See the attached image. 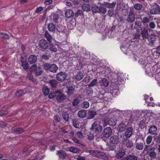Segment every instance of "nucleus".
Instances as JSON below:
<instances>
[{"label": "nucleus", "mask_w": 160, "mask_h": 160, "mask_svg": "<svg viewBox=\"0 0 160 160\" xmlns=\"http://www.w3.org/2000/svg\"><path fill=\"white\" fill-rule=\"evenodd\" d=\"M141 22L138 20H136L135 22V28L136 29L138 32H139L142 29L141 27Z\"/></svg>", "instance_id": "nucleus-19"}, {"label": "nucleus", "mask_w": 160, "mask_h": 160, "mask_svg": "<svg viewBox=\"0 0 160 160\" xmlns=\"http://www.w3.org/2000/svg\"><path fill=\"white\" fill-rule=\"evenodd\" d=\"M108 14L110 17H115L116 16V14L113 10H109L108 11Z\"/></svg>", "instance_id": "nucleus-60"}, {"label": "nucleus", "mask_w": 160, "mask_h": 160, "mask_svg": "<svg viewBox=\"0 0 160 160\" xmlns=\"http://www.w3.org/2000/svg\"><path fill=\"white\" fill-rule=\"evenodd\" d=\"M80 101L79 98H77L73 99L72 102V104L73 106H76L80 102Z\"/></svg>", "instance_id": "nucleus-51"}, {"label": "nucleus", "mask_w": 160, "mask_h": 160, "mask_svg": "<svg viewBox=\"0 0 160 160\" xmlns=\"http://www.w3.org/2000/svg\"><path fill=\"white\" fill-rule=\"evenodd\" d=\"M50 19L53 21L55 23L58 22V20L59 18V16L58 14L56 13H52L49 16Z\"/></svg>", "instance_id": "nucleus-11"}, {"label": "nucleus", "mask_w": 160, "mask_h": 160, "mask_svg": "<svg viewBox=\"0 0 160 160\" xmlns=\"http://www.w3.org/2000/svg\"><path fill=\"white\" fill-rule=\"evenodd\" d=\"M128 138H123L122 142L123 145L127 148H130L133 147L134 144L132 141Z\"/></svg>", "instance_id": "nucleus-7"}, {"label": "nucleus", "mask_w": 160, "mask_h": 160, "mask_svg": "<svg viewBox=\"0 0 160 160\" xmlns=\"http://www.w3.org/2000/svg\"><path fill=\"white\" fill-rule=\"evenodd\" d=\"M116 148V145H110L108 148L109 150H113Z\"/></svg>", "instance_id": "nucleus-64"}, {"label": "nucleus", "mask_w": 160, "mask_h": 160, "mask_svg": "<svg viewBox=\"0 0 160 160\" xmlns=\"http://www.w3.org/2000/svg\"><path fill=\"white\" fill-rule=\"evenodd\" d=\"M72 122L73 126L76 128H78L79 127V124L77 120L75 119H73L72 120Z\"/></svg>", "instance_id": "nucleus-52"}, {"label": "nucleus", "mask_w": 160, "mask_h": 160, "mask_svg": "<svg viewBox=\"0 0 160 160\" xmlns=\"http://www.w3.org/2000/svg\"><path fill=\"white\" fill-rule=\"evenodd\" d=\"M81 107L83 108H87L89 106V102L87 101H83L81 105Z\"/></svg>", "instance_id": "nucleus-42"}, {"label": "nucleus", "mask_w": 160, "mask_h": 160, "mask_svg": "<svg viewBox=\"0 0 160 160\" xmlns=\"http://www.w3.org/2000/svg\"><path fill=\"white\" fill-rule=\"evenodd\" d=\"M149 27L150 29H153L156 27V24L154 22H150L149 24Z\"/></svg>", "instance_id": "nucleus-55"}, {"label": "nucleus", "mask_w": 160, "mask_h": 160, "mask_svg": "<svg viewBox=\"0 0 160 160\" xmlns=\"http://www.w3.org/2000/svg\"><path fill=\"white\" fill-rule=\"evenodd\" d=\"M24 130L21 128H18L14 129L13 131V132L16 134H19L24 132Z\"/></svg>", "instance_id": "nucleus-34"}, {"label": "nucleus", "mask_w": 160, "mask_h": 160, "mask_svg": "<svg viewBox=\"0 0 160 160\" xmlns=\"http://www.w3.org/2000/svg\"><path fill=\"white\" fill-rule=\"evenodd\" d=\"M156 40V38L155 37H152L150 38L149 40V45L150 46L152 45L154 43V42Z\"/></svg>", "instance_id": "nucleus-58"}, {"label": "nucleus", "mask_w": 160, "mask_h": 160, "mask_svg": "<svg viewBox=\"0 0 160 160\" xmlns=\"http://www.w3.org/2000/svg\"><path fill=\"white\" fill-rule=\"evenodd\" d=\"M27 78L30 80L34 82L35 81V79L33 78L32 74L30 73H28L27 75Z\"/></svg>", "instance_id": "nucleus-59"}, {"label": "nucleus", "mask_w": 160, "mask_h": 160, "mask_svg": "<svg viewBox=\"0 0 160 160\" xmlns=\"http://www.w3.org/2000/svg\"><path fill=\"white\" fill-rule=\"evenodd\" d=\"M59 92V91L58 90L53 93H50L49 95V98L50 99H52L55 97L56 98L57 94H58V92Z\"/></svg>", "instance_id": "nucleus-48"}, {"label": "nucleus", "mask_w": 160, "mask_h": 160, "mask_svg": "<svg viewBox=\"0 0 160 160\" xmlns=\"http://www.w3.org/2000/svg\"><path fill=\"white\" fill-rule=\"evenodd\" d=\"M141 34L143 40H146L148 38L149 34L148 30L146 28H144L142 30Z\"/></svg>", "instance_id": "nucleus-12"}, {"label": "nucleus", "mask_w": 160, "mask_h": 160, "mask_svg": "<svg viewBox=\"0 0 160 160\" xmlns=\"http://www.w3.org/2000/svg\"><path fill=\"white\" fill-rule=\"evenodd\" d=\"M82 9L83 11L88 12L90 10V8L88 4H84L82 6Z\"/></svg>", "instance_id": "nucleus-36"}, {"label": "nucleus", "mask_w": 160, "mask_h": 160, "mask_svg": "<svg viewBox=\"0 0 160 160\" xmlns=\"http://www.w3.org/2000/svg\"><path fill=\"white\" fill-rule=\"evenodd\" d=\"M44 36L46 38L48 42L50 43H51V41L52 39V37L48 31H45L44 34Z\"/></svg>", "instance_id": "nucleus-31"}, {"label": "nucleus", "mask_w": 160, "mask_h": 160, "mask_svg": "<svg viewBox=\"0 0 160 160\" xmlns=\"http://www.w3.org/2000/svg\"><path fill=\"white\" fill-rule=\"evenodd\" d=\"M54 119L55 122H58L61 121V118L58 116H55L54 117Z\"/></svg>", "instance_id": "nucleus-63"}, {"label": "nucleus", "mask_w": 160, "mask_h": 160, "mask_svg": "<svg viewBox=\"0 0 160 160\" xmlns=\"http://www.w3.org/2000/svg\"><path fill=\"white\" fill-rule=\"evenodd\" d=\"M99 83H100L101 86L104 87H107L109 84L108 81L105 78H102L99 81Z\"/></svg>", "instance_id": "nucleus-23"}, {"label": "nucleus", "mask_w": 160, "mask_h": 160, "mask_svg": "<svg viewBox=\"0 0 160 160\" xmlns=\"http://www.w3.org/2000/svg\"><path fill=\"white\" fill-rule=\"evenodd\" d=\"M24 92L22 90H19L17 92L16 95L18 97H20L24 94Z\"/></svg>", "instance_id": "nucleus-57"}, {"label": "nucleus", "mask_w": 160, "mask_h": 160, "mask_svg": "<svg viewBox=\"0 0 160 160\" xmlns=\"http://www.w3.org/2000/svg\"><path fill=\"white\" fill-rule=\"evenodd\" d=\"M68 149L70 152L74 153H78L80 152V150L78 148L73 146L71 147Z\"/></svg>", "instance_id": "nucleus-26"}, {"label": "nucleus", "mask_w": 160, "mask_h": 160, "mask_svg": "<svg viewBox=\"0 0 160 160\" xmlns=\"http://www.w3.org/2000/svg\"><path fill=\"white\" fill-rule=\"evenodd\" d=\"M87 115V111L86 110L82 109L79 111L78 113V117L81 118H85Z\"/></svg>", "instance_id": "nucleus-22"}, {"label": "nucleus", "mask_w": 160, "mask_h": 160, "mask_svg": "<svg viewBox=\"0 0 160 160\" xmlns=\"http://www.w3.org/2000/svg\"><path fill=\"white\" fill-rule=\"evenodd\" d=\"M8 113V111L7 110H2L0 111V116L5 115Z\"/></svg>", "instance_id": "nucleus-62"}, {"label": "nucleus", "mask_w": 160, "mask_h": 160, "mask_svg": "<svg viewBox=\"0 0 160 160\" xmlns=\"http://www.w3.org/2000/svg\"><path fill=\"white\" fill-rule=\"evenodd\" d=\"M152 136L150 135L148 136L147 137L146 140L147 144H148V145L150 144L152 142Z\"/></svg>", "instance_id": "nucleus-50"}, {"label": "nucleus", "mask_w": 160, "mask_h": 160, "mask_svg": "<svg viewBox=\"0 0 160 160\" xmlns=\"http://www.w3.org/2000/svg\"><path fill=\"white\" fill-rule=\"evenodd\" d=\"M135 19V15L134 14V12L132 9H130L127 15L126 21L128 23H132L134 22Z\"/></svg>", "instance_id": "nucleus-3"}, {"label": "nucleus", "mask_w": 160, "mask_h": 160, "mask_svg": "<svg viewBox=\"0 0 160 160\" xmlns=\"http://www.w3.org/2000/svg\"><path fill=\"white\" fill-rule=\"evenodd\" d=\"M49 43V42L45 39L41 40L39 43V49L42 51L48 49Z\"/></svg>", "instance_id": "nucleus-4"}, {"label": "nucleus", "mask_w": 160, "mask_h": 160, "mask_svg": "<svg viewBox=\"0 0 160 160\" xmlns=\"http://www.w3.org/2000/svg\"><path fill=\"white\" fill-rule=\"evenodd\" d=\"M139 129H142L146 126L145 121L144 120H142L139 122Z\"/></svg>", "instance_id": "nucleus-39"}, {"label": "nucleus", "mask_w": 160, "mask_h": 160, "mask_svg": "<svg viewBox=\"0 0 160 160\" xmlns=\"http://www.w3.org/2000/svg\"><path fill=\"white\" fill-rule=\"evenodd\" d=\"M48 49L54 52H56L57 51V49L55 45L51 43H49Z\"/></svg>", "instance_id": "nucleus-33"}, {"label": "nucleus", "mask_w": 160, "mask_h": 160, "mask_svg": "<svg viewBox=\"0 0 160 160\" xmlns=\"http://www.w3.org/2000/svg\"><path fill=\"white\" fill-rule=\"evenodd\" d=\"M48 28L50 32H54L56 30V25L53 23H50L48 25Z\"/></svg>", "instance_id": "nucleus-27"}, {"label": "nucleus", "mask_w": 160, "mask_h": 160, "mask_svg": "<svg viewBox=\"0 0 160 160\" xmlns=\"http://www.w3.org/2000/svg\"><path fill=\"white\" fill-rule=\"evenodd\" d=\"M42 91L44 94L46 96L48 94L49 90L47 86L44 85L42 88Z\"/></svg>", "instance_id": "nucleus-40"}, {"label": "nucleus", "mask_w": 160, "mask_h": 160, "mask_svg": "<svg viewBox=\"0 0 160 160\" xmlns=\"http://www.w3.org/2000/svg\"><path fill=\"white\" fill-rule=\"evenodd\" d=\"M148 154L151 158L154 159L156 158V154L155 151H152Z\"/></svg>", "instance_id": "nucleus-53"}, {"label": "nucleus", "mask_w": 160, "mask_h": 160, "mask_svg": "<svg viewBox=\"0 0 160 160\" xmlns=\"http://www.w3.org/2000/svg\"><path fill=\"white\" fill-rule=\"evenodd\" d=\"M143 6L142 4L139 3H136L133 6L134 8L136 10H141Z\"/></svg>", "instance_id": "nucleus-45"}, {"label": "nucleus", "mask_w": 160, "mask_h": 160, "mask_svg": "<svg viewBox=\"0 0 160 160\" xmlns=\"http://www.w3.org/2000/svg\"><path fill=\"white\" fill-rule=\"evenodd\" d=\"M125 154V152L124 151H121L118 152L116 155V157L118 159H120Z\"/></svg>", "instance_id": "nucleus-46"}, {"label": "nucleus", "mask_w": 160, "mask_h": 160, "mask_svg": "<svg viewBox=\"0 0 160 160\" xmlns=\"http://www.w3.org/2000/svg\"><path fill=\"white\" fill-rule=\"evenodd\" d=\"M62 116L63 119L66 122H68L69 119V114L67 112L63 111L62 112Z\"/></svg>", "instance_id": "nucleus-29"}, {"label": "nucleus", "mask_w": 160, "mask_h": 160, "mask_svg": "<svg viewBox=\"0 0 160 160\" xmlns=\"http://www.w3.org/2000/svg\"><path fill=\"white\" fill-rule=\"evenodd\" d=\"M83 77V73L81 72H78L77 74L75 76V78L78 81H80Z\"/></svg>", "instance_id": "nucleus-37"}, {"label": "nucleus", "mask_w": 160, "mask_h": 160, "mask_svg": "<svg viewBox=\"0 0 160 160\" xmlns=\"http://www.w3.org/2000/svg\"><path fill=\"white\" fill-rule=\"evenodd\" d=\"M110 142L113 144H117L119 142V138L118 135H113L110 138Z\"/></svg>", "instance_id": "nucleus-14"}, {"label": "nucleus", "mask_w": 160, "mask_h": 160, "mask_svg": "<svg viewBox=\"0 0 160 160\" xmlns=\"http://www.w3.org/2000/svg\"><path fill=\"white\" fill-rule=\"evenodd\" d=\"M118 22L119 24H122L124 23L125 22V20L124 17L122 16H119L118 19Z\"/></svg>", "instance_id": "nucleus-47"}, {"label": "nucleus", "mask_w": 160, "mask_h": 160, "mask_svg": "<svg viewBox=\"0 0 160 160\" xmlns=\"http://www.w3.org/2000/svg\"><path fill=\"white\" fill-rule=\"evenodd\" d=\"M97 114V112L94 110L89 111L88 113L87 119H93Z\"/></svg>", "instance_id": "nucleus-17"}, {"label": "nucleus", "mask_w": 160, "mask_h": 160, "mask_svg": "<svg viewBox=\"0 0 160 160\" xmlns=\"http://www.w3.org/2000/svg\"><path fill=\"white\" fill-rule=\"evenodd\" d=\"M158 128L155 125H151L148 130V133L152 135L157 134Z\"/></svg>", "instance_id": "nucleus-10"}, {"label": "nucleus", "mask_w": 160, "mask_h": 160, "mask_svg": "<svg viewBox=\"0 0 160 160\" xmlns=\"http://www.w3.org/2000/svg\"><path fill=\"white\" fill-rule=\"evenodd\" d=\"M83 15V12L81 10H78L77 11L74 13V16L76 18H77L78 16H81Z\"/></svg>", "instance_id": "nucleus-54"}, {"label": "nucleus", "mask_w": 160, "mask_h": 160, "mask_svg": "<svg viewBox=\"0 0 160 160\" xmlns=\"http://www.w3.org/2000/svg\"><path fill=\"white\" fill-rule=\"evenodd\" d=\"M149 17H144L142 20V22L144 25H146L149 23L151 21L153 20V16L149 15Z\"/></svg>", "instance_id": "nucleus-13"}, {"label": "nucleus", "mask_w": 160, "mask_h": 160, "mask_svg": "<svg viewBox=\"0 0 160 160\" xmlns=\"http://www.w3.org/2000/svg\"><path fill=\"white\" fill-rule=\"evenodd\" d=\"M57 81V80L53 79L49 81V83L52 88H56L57 87V84L58 83Z\"/></svg>", "instance_id": "nucleus-25"}, {"label": "nucleus", "mask_w": 160, "mask_h": 160, "mask_svg": "<svg viewBox=\"0 0 160 160\" xmlns=\"http://www.w3.org/2000/svg\"><path fill=\"white\" fill-rule=\"evenodd\" d=\"M0 37L4 38L6 39H9V37L8 35L6 33H0Z\"/></svg>", "instance_id": "nucleus-56"}, {"label": "nucleus", "mask_w": 160, "mask_h": 160, "mask_svg": "<svg viewBox=\"0 0 160 160\" xmlns=\"http://www.w3.org/2000/svg\"><path fill=\"white\" fill-rule=\"evenodd\" d=\"M66 97L64 94L60 93V91L57 94L56 99L58 100L61 101L65 100Z\"/></svg>", "instance_id": "nucleus-28"}, {"label": "nucleus", "mask_w": 160, "mask_h": 160, "mask_svg": "<svg viewBox=\"0 0 160 160\" xmlns=\"http://www.w3.org/2000/svg\"><path fill=\"white\" fill-rule=\"evenodd\" d=\"M99 9H100V12L104 14L107 12V10L105 7L102 5L100 6Z\"/></svg>", "instance_id": "nucleus-44"}, {"label": "nucleus", "mask_w": 160, "mask_h": 160, "mask_svg": "<svg viewBox=\"0 0 160 160\" xmlns=\"http://www.w3.org/2000/svg\"><path fill=\"white\" fill-rule=\"evenodd\" d=\"M21 60L22 62V66L25 69H27L28 68V64L26 60H23L22 57H21Z\"/></svg>", "instance_id": "nucleus-30"}, {"label": "nucleus", "mask_w": 160, "mask_h": 160, "mask_svg": "<svg viewBox=\"0 0 160 160\" xmlns=\"http://www.w3.org/2000/svg\"><path fill=\"white\" fill-rule=\"evenodd\" d=\"M135 147L138 150H142L143 148V144L142 142H137L136 141Z\"/></svg>", "instance_id": "nucleus-32"}, {"label": "nucleus", "mask_w": 160, "mask_h": 160, "mask_svg": "<svg viewBox=\"0 0 160 160\" xmlns=\"http://www.w3.org/2000/svg\"><path fill=\"white\" fill-rule=\"evenodd\" d=\"M91 10L93 13L100 12L99 7L96 5H93L92 7Z\"/></svg>", "instance_id": "nucleus-38"}, {"label": "nucleus", "mask_w": 160, "mask_h": 160, "mask_svg": "<svg viewBox=\"0 0 160 160\" xmlns=\"http://www.w3.org/2000/svg\"><path fill=\"white\" fill-rule=\"evenodd\" d=\"M155 150V147L152 146H150L149 145H145L144 146V151H146L147 154L151 152L152 151Z\"/></svg>", "instance_id": "nucleus-20"}, {"label": "nucleus", "mask_w": 160, "mask_h": 160, "mask_svg": "<svg viewBox=\"0 0 160 160\" xmlns=\"http://www.w3.org/2000/svg\"><path fill=\"white\" fill-rule=\"evenodd\" d=\"M57 154L58 155L59 158L61 160H64L66 157V153L63 150L58 151Z\"/></svg>", "instance_id": "nucleus-16"}, {"label": "nucleus", "mask_w": 160, "mask_h": 160, "mask_svg": "<svg viewBox=\"0 0 160 160\" xmlns=\"http://www.w3.org/2000/svg\"><path fill=\"white\" fill-rule=\"evenodd\" d=\"M68 74L65 72H61L56 75L57 80L62 82L67 79Z\"/></svg>", "instance_id": "nucleus-5"}, {"label": "nucleus", "mask_w": 160, "mask_h": 160, "mask_svg": "<svg viewBox=\"0 0 160 160\" xmlns=\"http://www.w3.org/2000/svg\"><path fill=\"white\" fill-rule=\"evenodd\" d=\"M126 125L122 122L121 123L118 127V130L119 132H122L125 131L126 129Z\"/></svg>", "instance_id": "nucleus-24"}, {"label": "nucleus", "mask_w": 160, "mask_h": 160, "mask_svg": "<svg viewBox=\"0 0 160 160\" xmlns=\"http://www.w3.org/2000/svg\"><path fill=\"white\" fill-rule=\"evenodd\" d=\"M137 157L132 155H129L128 156L126 157V160H137Z\"/></svg>", "instance_id": "nucleus-49"}, {"label": "nucleus", "mask_w": 160, "mask_h": 160, "mask_svg": "<svg viewBox=\"0 0 160 160\" xmlns=\"http://www.w3.org/2000/svg\"><path fill=\"white\" fill-rule=\"evenodd\" d=\"M112 132V131L111 128L109 127H107L103 130L102 134L104 138H107L110 136Z\"/></svg>", "instance_id": "nucleus-8"}, {"label": "nucleus", "mask_w": 160, "mask_h": 160, "mask_svg": "<svg viewBox=\"0 0 160 160\" xmlns=\"http://www.w3.org/2000/svg\"><path fill=\"white\" fill-rule=\"evenodd\" d=\"M90 153L92 156L98 158L104 159L106 158V155L104 153L98 150L90 151Z\"/></svg>", "instance_id": "nucleus-2"}, {"label": "nucleus", "mask_w": 160, "mask_h": 160, "mask_svg": "<svg viewBox=\"0 0 160 160\" xmlns=\"http://www.w3.org/2000/svg\"><path fill=\"white\" fill-rule=\"evenodd\" d=\"M90 129L93 130V131L97 133H100L102 131V127L101 125L95 122L92 125Z\"/></svg>", "instance_id": "nucleus-6"}, {"label": "nucleus", "mask_w": 160, "mask_h": 160, "mask_svg": "<svg viewBox=\"0 0 160 160\" xmlns=\"http://www.w3.org/2000/svg\"><path fill=\"white\" fill-rule=\"evenodd\" d=\"M97 80L95 79L93 80L88 86L89 87H93L94 86H97Z\"/></svg>", "instance_id": "nucleus-43"}, {"label": "nucleus", "mask_w": 160, "mask_h": 160, "mask_svg": "<svg viewBox=\"0 0 160 160\" xmlns=\"http://www.w3.org/2000/svg\"><path fill=\"white\" fill-rule=\"evenodd\" d=\"M65 14L67 18H69L74 16V12L72 10L68 9L66 10Z\"/></svg>", "instance_id": "nucleus-18"}, {"label": "nucleus", "mask_w": 160, "mask_h": 160, "mask_svg": "<svg viewBox=\"0 0 160 160\" xmlns=\"http://www.w3.org/2000/svg\"><path fill=\"white\" fill-rule=\"evenodd\" d=\"M43 10V8L41 7H39L37 8L35 12L37 13H38Z\"/></svg>", "instance_id": "nucleus-61"}, {"label": "nucleus", "mask_w": 160, "mask_h": 160, "mask_svg": "<svg viewBox=\"0 0 160 160\" xmlns=\"http://www.w3.org/2000/svg\"><path fill=\"white\" fill-rule=\"evenodd\" d=\"M156 8H152L150 10V13L151 14H160V7L157 4H156Z\"/></svg>", "instance_id": "nucleus-15"}, {"label": "nucleus", "mask_w": 160, "mask_h": 160, "mask_svg": "<svg viewBox=\"0 0 160 160\" xmlns=\"http://www.w3.org/2000/svg\"><path fill=\"white\" fill-rule=\"evenodd\" d=\"M74 91V88L73 87L70 86L68 87L67 93L68 95L70 96L73 94Z\"/></svg>", "instance_id": "nucleus-41"}, {"label": "nucleus", "mask_w": 160, "mask_h": 160, "mask_svg": "<svg viewBox=\"0 0 160 160\" xmlns=\"http://www.w3.org/2000/svg\"><path fill=\"white\" fill-rule=\"evenodd\" d=\"M37 59V56L35 55H32L29 56L28 59V62L31 64L34 63Z\"/></svg>", "instance_id": "nucleus-21"}, {"label": "nucleus", "mask_w": 160, "mask_h": 160, "mask_svg": "<svg viewBox=\"0 0 160 160\" xmlns=\"http://www.w3.org/2000/svg\"><path fill=\"white\" fill-rule=\"evenodd\" d=\"M116 4V2H113L112 3L105 2V5L108 8H113L115 7Z\"/></svg>", "instance_id": "nucleus-35"}, {"label": "nucleus", "mask_w": 160, "mask_h": 160, "mask_svg": "<svg viewBox=\"0 0 160 160\" xmlns=\"http://www.w3.org/2000/svg\"><path fill=\"white\" fill-rule=\"evenodd\" d=\"M133 132V128L132 127H129L128 128L125 132L123 138H129L132 135Z\"/></svg>", "instance_id": "nucleus-9"}, {"label": "nucleus", "mask_w": 160, "mask_h": 160, "mask_svg": "<svg viewBox=\"0 0 160 160\" xmlns=\"http://www.w3.org/2000/svg\"><path fill=\"white\" fill-rule=\"evenodd\" d=\"M43 68L47 70H49L53 73L57 72L58 68L55 64H49L48 63H45L43 65Z\"/></svg>", "instance_id": "nucleus-1"}]
</instances>
